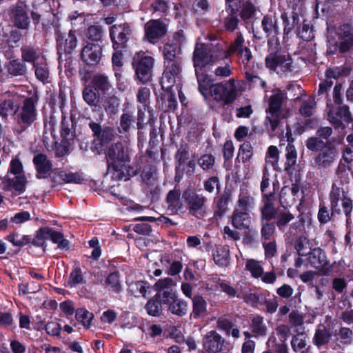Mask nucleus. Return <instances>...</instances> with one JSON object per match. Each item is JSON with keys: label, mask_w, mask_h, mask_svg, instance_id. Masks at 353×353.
Here are the masks:
<instances>
[{"label": "nucleus", "mask_w": 353, "mask_h": 353, "mask_svg": "<svg viewBox=\"0 0 353 353\" xmlns=\"http://www.w3.org/2000/svg\"><path fill=\"white\" fill-rule=\"evenodd\" d=\"M6 69L11 77H23L27 73L26 65L19 59H10L6 63Z\"/></svg>", "instance_id": "obj_26"}, {"label": "nucleus", "mask_w": 353, "mask_h": 353, "mask_svg": "<svg viewBox=\"0 0 353 353\" xmlns=\"http://www.w3.org/2000/svg\"><path fill=\"white\" fill-rule=\"evenodd\" d=\"M307 261L310 266L319 269L327 263L325 252L320 248H314L308 254Z\"/></svg>", "instance_id": "obj_28"}, {"label": "nucleus", "mask_w": 353, "mask_h": 353, "mask_svg": "<svg viewBox=\"0 0 353 353\" xmlns=\"http://www.w3.org/2000/svg\"><path fill=\"white\" fill-rule=\"evenodd\" d=\"M286 169L294 166L296 163L297 152L294 145L288 143L286 147Z\"/></svg>", "instance_id": "obj_52"}, {"label": "nucleus", "mask_w": 353, "mask_h": 353, "mask_svg": "<svg viewBox=\"0 0 353 353\" xmlns=\"http://www.w3.org/2000/svg\"><path fill=\"white\" fill-rule=\"evenodd\" d=\"M265 65L279 75H286L294 70L292 60L289 55L281 52L270 53L265 58Z\"/></svg>", "instance_id": "obj_6"}, {"label": "nucleus", "mask_w": 353, "mask_h": 353, "mask_svg": "<svg viewBox=\"0 0 353 353\" xmlns=\"http://www.w3.org/2000/svg\"><path fill=\"white\" fill-rule=\"evenodd\" d=\"M245 40L241 32L237 33V37L229 48V52L236 53L242 63L247 65L252 59L250 50L244 45Z\"/></svg>", "instance_id": "obj_13"}, {"label": "nucleus", "mask_w": 353, "mask_h": 353, "mask_svg": "<svg viewBox=\"0 0 353 353\" xmlns=\"http://www.w3.org/2000/svg\"><path fill=\"white\" fill-rule=\"evenodd\" d=\"M210 94L217 102H223L225 105L233 103L237 97V89L234 80L230 79L228 81L210 85Z\"/></svg>", "instance_id": "obj_5"}, {"label": "nucleus", "mask_w": 353, "mask_h": 353, "mask_svg": "<svg viewBox=\"0 0 353 353\" xmlns=\"http://www.w3.org/2000/svg\"><path fill=\"white\" fill-rule=\"evenodd\" d=\"M93 81L94 85L102 90H107L110 85L107 76L104 74H97L94 77Z\"/></svg>", "instance_id": "obj_62"}, {"label": "nucleus", "mask_w": 353, "mask_h": 353, "mask_svg": "<svg viewBox=\"0 0 353 353\" xmlns=\"http://www.w3.org/2000/svg\"><path fill=\"white\" fill-rule=\"evenodd\" d=\"M10 21L14 26L21 30L28 29L30 19L28 12V6L24 1H19L9 10Z\"/></svg>", "instance_id": "obj_9"}, {"label": "nucleus", "mask_w": 353, "mask_h": 353, "mask_svg": "<svg viewBox=\"0 0 353 353\" xmlns=\"http://www.w3.org/2000/svg\"><path fill=\"white\" fill-rule=\"evenodd\" d=\"M103 286L109 291L119 292L121 290L119 274L117 272L110 273L106 278Z\"/></svg>", "instance_id": "obj_40"}, {"label": "nucleus", "mask_w": 353, "mask_h": 353, "mask_svg": "<svg viewBox=\"0 0 353 353\" xmlns=\"http://www.w3.org/2000/svg\"><path fill=\"white\" fill-rule=\"evenodd\" d=\"M201 70L202 69L195 70V74L199 84V90L205 97H207L208 90H210V85L212 80L208 75L203 74Z\"/></svg>", "instance_id": "obj_39"}, {"label": "nucleus", "mask_w": 353, "mask_h": 353, "mask_svg": "<svg viewBox=\"0 0 353 353\" xmlns=\"http://www.w3.org/2000/svg\"><path fill=\"white\" fill-rule=\"evenodd\" d=\"M154 65V59L150 56L138 54L134 57L133 66L138 79L142 82H147L151 77V71Z\"/></svg>", "instance_id": "obj_11"}, {"label": "nucleus", "mask_w": 353, "mask_h": 353, "mask_svg": "<svg viewBox=\"0 0 353 353\" xmlns=\"http://www.w3.org/2000/svg\"><path fill=\"white\" fill-rule=\"evenodd\" d=\"M315 108V101L313 97H310L308 100L305 101L300 108V112L305 117H310L313 113V110Z\"/></svg>", "instance_id": "obj_63"}, {"label": "nucleus", "mask_w": 353, "mask_h": 353, "mask_svg": "<svg viewBox=\"0 0 353 353\" xmlns=\"http://www.w3.org/2000/svg\"><path fill=\"white\" fill-rule=\"evenodd\" d=\"M33 67L35 70L36 77L41 81L45 82L49 77V70L46 64L34 63Z\"/></svg>", "instance_id": "obj_53"}, {"label": "nucleus", "mask_w": 353, "mask_h": 353, "mask_svg": "<svg viewBox=\"0 0 353 353\" xmlns=\"http://www.w3.org/2000/svg\"><path fill=\"white\" fill-rule=\"evenodd\" d=\"M295 248L299 256L307 255V250L310 249L308 239L305 236L299 237L296 242Z\"/></svg>", "instance_id": "obj_60"}, {"label": "nucleus", "mask_w": 353, "mask_h": 353, "mask_svg": "<svg viewBox=\"0 0 353 353\" xmlns=\"http://www.w3.org/2000/svg\"><path fill=\"white\" fill-rule=\"evenodd\" d=\"M161 303L156 297L155 299L149 300L145 305V309L148 314L159 316L162 312Z\"/></svg>", "instance_id": "obj_47"}, {"label": "nucleus", "mask_w": 353, "mask_h": 353, "mask_svg": "<svg viewBox=\"0 0 353 353\" xmlns=\"http://www.w3.org/2000/svg\"><path fill=\"white\" fill-rule=\"evenodd\" d=\"M181 192L179 190L174 189L170 190L166 197L168 210L172 213H175L182 208L183 204L181 201Z\"/></svg>", "instance_id": "obj_32"}, {"label": "nucleus", "mask_w": 353, "mask_h": 353, "mask_svg": "<svg viewBox=\"0 0 353 353\" xmlns=\"http://www.w3.org/2000/svg\"><path fill=\"white\" fill-rule=\"evenodd\" d=\"M41 235L44 238L50 239L54 243L58 245L61 250H68L70 248L69 241L65 239L62 233L49 228H41Z\"/></svg>", "instance_id": "obj_22"}, {"label": "nucleus", "mask_w": 353, "mask_h": 353, "mask_svg": "<svg viewBox=\"0 0 353 353\" xmlns=\"http://www.w3.org/2000/svg\"><path fill=\"white\" fill-rule=\"evenodd\" d=\"M57 121L55 118L50 116L47 121L44 123V131L43 141L46 147L49 150L52 148L57 143L55 134V126Z\"/></svg>", "instance_id": "obj_19"}, {"label": "nucleus", "mask_w": 353, "mask_h": 353, "mask_svg": "<svg viewBox=\"0 0 353 353\" xmlns=\"http://www.w3.org/2000/svg\"><path fill=\"white\" fill-rule=\"evenodd\" d=\"M164 68L161 83L163 90H169L181 78L182 60L164 61Z\"/></svg>", "instance_id": "obj_7"}, {"label": "nucleus", "mask_w": 353, "mask_h": 353, "mask_svg": "<svg viewBox=\"0 0 353 353\" xmlns=\"http://www.w3.org/2000/svg\"><path fill=\"white\" fill-rule=\"evenodd\" d=\"M103 30L99 25H92L87 30L88 37L92 41H99L103 34Z\"/></svg>", "instance_id": "obj_55"}, {"label": "nucleus", "mask_w": 353, "mask_h": 353, "mask_svg": "<svg viewBox=\"0 0 353 353\" xmlns=\"http://www.w3.org/2000/svg\"><path fill=\"white\" fill-rule=\"evenodd\" d=\"M349 174L346 171H340L337 173V179L332 184L330 192V201L332 214H341V207L349 221L353 210L352 200L348 196L350 183Z\"/></svg>", "instance_id": "obj_1"}, {"label": "nucleus", "mask_w": 353, "mask_h": 353, "mask_svg": "<svg viewBox=\"0 0 353 353\" xmlns=\"http://www.w3.org/2000/svg\"><path fill=\"white\" fill-rule=\"evenodd\" d=\"M262 27L263 31L268 37H274L279 33L277 19L273 14H268L263 17L262 20Z\"/></svg>", "instance_id": "obj_33"}, {"label": "nucleus", "mask_w": 353, "mask_h": 353, "mask_svg": "<svg viewBox=\"0 0 353 353\" xmlns=\"http://www.w3.org/2000/svg\"><path fill=\"white\" fill-rule=\"evenodd\" d=\"M132 34V30L128 23L113 25L110 29V37L113 43V48L118 49L124 47L131 38Z\"/></svg>", "instance_id": "obj_10"}, {"label": "nucleus", "mask_w": 353, "mask_h": 353, "mask_svg": "<svg viewBox=\"0 0 353 353\" xmlns=\"http://www.w3.org/2000/svg\"><path fill=\"white\" fill-rule=\"evenodd\" d=\"M166 32L165 24L159 19L150 20L145 25V35L150 42L162 37Z\"/></svg>", "instance_id": "obj_16"}, {"label": "nucleus", "mask_w": 353, "mask_h": 353, "mask_svg": "<svg viewBox=\"0 0 353 353\" xmlns=\"http://www.w3.org/2000/svg\"><path fill=\"white\" fill-rule=\"evenodd\" d=\"M60 179L65 183H74L77 184L82 183L84 181L82 176L79 173L67 172L65 171H60L58 173Z\"/></svg>", "instance_id": "obj_44"}, {"label": "nucleus", "mask_w": 353, "mask_h": 353, "mask_svg": "<svg viewBox=\"0 0 353 353\" xmlns=\"http://www.w3.org/2000/svg\"><path fill=\"white\" fill-rule=\"evenodd\" d=\"M88 125L92 130L94 136L102 142H106L109 141L112 137V130L108 128L103 130L99 123L90 121L88 123Z\"/></svg>", "instance_id": "obj_34"}, {"label": "nucleus", "mask_w": 353, "mask_h": 353, "mask_svg": "<svg viewBox=\"0 0 353 353\" xmlns=\"http://www.w3.org/2000/svg\"><path fill=\"white\" fill-rule=\"evenodd\" d=\"M150 7L154 12L164 14L167 12L170 6L167 0H154Z\"/></svg>", "instance_id": "obj_56"}, {"label": "nucleus", "mask_w": 353, "mask_h": 353, "mask_svg": "<svg viewBox=\"0 0 353 353\" xmlns=\"http://www.w3.org/2000/svg\"><path fill=\"white\" fill-rule=\"evenodd\" d=\"M168 310L174 315L183 316L188 312V303L185 300L176 296L169 303Z\"/></svg>", "instance_id": "obj_31"}, {"label": "nucleus", "mask_w": 353, "mask_h": 353, "mask_svg": "<svg viewBox=\"0 0 353 353\" xmlns=\"http://www.w3.org/2000/svg\"><path fill=\"white\" fill-rule=\"evenodd\" d=\"M37 100L35 97H30L24 100L19 112L15 117L16 125L14 130L18 134L23 132L37 120Z\"/></svg>", "instance_id": "obj_4"}, {"label": "nucleus", "mask_w": 353, "mask_h": 353, "mask_svg": "<svg viewBox=\"0 0 353 353\" xmlns=\"http://www.w3.org/2000/svg\"><path fill=\"white\" fill-rule=\"evenodd\" d=\"M101 56V48L98 44L88 43L81 51V58L87 64L98 63Z\"/></svg>", "instance_id": "obj_20"}, {"label": "nucleus", "mask_w": 353, "mask_h": 353, "mask_svg": "<svg viewBox=\"0 0 353 353\" xmlns=\"http://www.w3.org/2000/svg\"><path fill=\"white\" fill-rule=\"evenodd\" d=\"M19 110V105L14 97L4 99L0 102V117L6 119L8 117L14 115Z\"/></svg>", "instance_id": "obj_30"}, {"label": "nucleus", "mask_w": 353, "mask_h": 353, "mask_svg": "<svg viewBox=\"0 0 353 353\" xmlns=\"http://www.w3.org/2000/svg\"><path fill=\"white\" fill-rule=\"evenodd\" d=\"M255 206L256 199L252 194L247 190H241L234 208L250 213Z\"/></svg>", "instance_id": "obj_21"}, {"label": "nucleus", "mask_w": 353, "mask_h": 353, "mask_svg": "<svg viewBox=\"0 0 353 353\" xmlns=\"http://www.w3.org/2000/svg\"><path fill=\"white\" fill-rule=\"evenodd\" d=\"M33 163L37 172L38 178H45L52 168L50 161L43 154L35 155L33 159Z\"/></svg>", "instance_id": "obj_25"}, {"label": "nucleus", "mask_w": 353, "mask_h": 353, "mask_svg": "<svg viewBox=\"0 0 353 353\" xmlns=\"http://www.w3.org/2000/svg\"><path fill=\"white\" fill-rule=\"evenodd\" d=\"M130 161L128 150L122 143H117L110 147L108 162L119 179L124 177L126 179L135 174V170L130 165Z\"/></svg>", "instance_id": "obj_2"}, {"label": "nucleus", "mask_w": 353, "mask_h": 353, "mask_svg": "<svg viewBox=\"0 0 353 353\" xmlns=\"http://www.w3.org/2000/svg\"><path fill=\"white\" fill-rule=\"evenodd\" d=\"M293 9L294 11L290 18H288L285 13L281 15L284 23V33L285 34H288L298 24L299 21V13L296 12V8L293 7Z\"/></svg>", "instance_id": "obj_41"}, {"label": "nucleus", "mask_w": 353, "mask_h": 353, "mask_svg": "<svg viewBox=\"0 0 353 353\" xmlns=\"http://www.w3.org/2000/svg\"><path fill=\"white\" fill-rule=\"evenodd\" d=\"M330 337V335L325 330H318L314 337V343L319 347L323 345L329 341Z\"/></svg>", "instance_id": "obj_61"}, {"label": "nucleus", "mask_w": 353, "mask_h": 353, "mask_svg": "<svg viewBox=\"0 0 353 353\" xmlns=\"http://www.w3.org/2000/svg\"><path fill=\"white\" fill-rule=\"evenodd\" d=\"M328 119L335 128H343V123L352 121V115L349 108L347 105H343L331 110L328 114Z\"/></svg>", "instance_id": "obj_14"}, {"label": "nucleus", "mask_w": 353, "mask_h": 353, "mask_svg": "<svg viewBox=\"0 0 353 353\" xmlns=\"http://www.w3.org/2000/svg\"><path fill=\"white\" fill-rule=\"evenodd\" d=\"M307 336L305 333H299L294 336L291 341L293 350L297 353H305L307 351Z\"/></svg>", "instance_id": "obj_38"}, {"label": "nucleus", "mask_w": 353, "mask_h": 353, "mask_svg": "<svg viewBox=\"0 0 353 353\" xmlns=\"http://www.w3.org/2000/svg\"><path fill=\"white\" fill-rule=\"evenodd\" d=\"M198 163L203 170H207L214 165V158L211 154H204L199 158Z\"/></svg>", "instance_id": "obj_64"}, {"label": "nucleus", "mask_w": 353, "mask_h": 353, "mask_svg": "<svg viewBox=\"0 0 353 353\" xmlns=\"http://www.w3.org/2000/svg\"><path fill=\"white\" fill-rule=\"evenodd\" d=\"M251 220L252 218L249 212L234 208L231 216V223L236 229L243 230L248 228Z\"/></svg>", "instance_id": "obj_23"}, {"label": "nucleus", "mask_w": 353, "mask_h": 353, "mask_svg": "<svg viewBox=\"0 0 353 353\" xmlns=\"http://www.w3.org/2000/svg\"><path fill=\"white\" fill-rule=\"evenodd\" d=\"M214 61L215 57L208 46L199 43L196 45L193 55L195 70H201L203 67L213 63Z\"/></svg>", "instance_id": "obj_12"}, {"label": "nucleus", "mask_w": 353, "mask_h": 353, "mask_svg": "<svg viewBox=\"0 0 353 353\" xmlns=\"http://www.w3.org/2000/svg\"><path fill=\"white\" fill-rule=\"evenodd\" d=\"M7 239L14 246L18 247L27 245L30 241V239L28 236L21 235L18 233L10 234L7 236Z\"/></svg>", "instance_id": "obj_54"}, {"label": "nucleus", "mask_w": 353, "mask_h": 353, "mask_svg": "<svg viewBox=\"0 0 353 353\" xmlns=\"http://www.w3.org/2000/svg\"><path fill=\"white\" fill-rule=\"evenodd\" d=\"M294 219V216L292 213L280 212L277 216L276 225L279 230H283Z\"/></svg>", "instance_id": "obj_57"}, {"label": "nucleus", "mask_w": 353, "mask_h": 353, "mask_svg": "<svg viewBox=\"0 0 353 353\" xmlns=\"http://www.w3.org/2000/svg\"><path fill=\"white\" fill-rule=\"evenodd\" d=\"M83 282V277L79 268H74L70 274L68 285L70 287H75Z\"/></svg>", "instance_id": "obj_59"}, {"label": "nucleus", "mask_w": 353, "mask_h": 353, "mask_svg": "<svg viewBox=\"0 0 353 353\" xmlns=\"http://www.w3.org/2000/svg\"><path fill=\"white\" fill-rule=\"evenodd\" d=\"M84 101L90 105H96L99 100V96L97 94L95 89L91 87H86L83 91Z\"/></svg>", "instance_id": "obj_48"}, {"label": "nucleus", "mask_w": 353, "mask_h": 353, "mask_svg": "<svg viewBox=\"0 0 353 353\" xmlns=\"http://www.w3.org/2000/svg\"><path fill=\"white\" fill-rule=\"evenodd\" d=\"M204 349L208 352H216L221 350V336L215 332H209L203 338Z\"/></svg>", "instance_id": "obj_27"}, {"label": "nucleus", "mask_w": 353, "mask_h": 353, "mask_svg": "<svg viewBox=\"0 0 353 353\" xmlns=\"http://www.w3.org/2000/svg\"><path fill=\"white\" fill-rule=\"evenodd\" d=\"M128 290L134 296H144L146 293L145 283L143 281L132 282L128 285Z\"/></svg>", "instance_id": "obj_51"}, {"label": "nucleus", "mask_w": 353, "mask_h": 353, "mask_svg": "<svg viewBox=\"0 0 353 353\" xmlns=\"http://www.w3.org/2000/svg\"><path fill=\"white\" fill-rule=\"evenodd\" d=\"M155 297L162 303L169 304L176 296L170 288L157 291Z\"/></svg>", "instance_id": "obj_58"}, {"label": "nucleus", "mask_w": 353, "mask_h": 353, "mask_svg": "<svg viewBox=\"0 0 353 353\" xmlns=\"http://www.w3.org/2000/svg\"><path fill=\"white\" fill-rule=\"evenodd\" d=\"M279 161V150L274 145L268 148V153L265 157L266 167L271 165L275 170L278 165Z\"/></svg>", "instance_id": "obj_46"}, {"label": "nucleus", "mask_w": 353, "mask_h": 353, "mask_svg": "<svg viewBox=\"0 0 353 353\" xmlns=\"http://www.w3.org/2000/svg\"><path fill=\"white\" fill-rule=\"evenodd\" d=\"M245 268L254 278H259L263 275V269L260 263L254 259H248L246 261Z\"/></svg>", "instance_id": "obj_45"}, {"label": "nucleus", "mask_w": 353, "mask_h": 353, "mask_svg": "<svg viewBox=\"0 0 353 353\" xmlns=\"http://www.w3.org/2000/svg\"><path fill=\"white\" fill-rule=\"evenodd\" d=\"M231 200L230 194L224 192L219 198L216 200V214L219 216L223 215L228 210V205Z\"/></svg>", "instance_id": "obj_42"}, {"label": "nucleus", "mask_w": 353, "mask_h": 353, "mask_svg": "<svg viewBox=\"0 0 353 353\" xmlns=\"http://www.w3.org/2000/svg\"><path fill=\"white\" fill-rule=\"evenodd\" d=\"M163 54L164 61L181 59L180 57L181 48L176 43H166L163 46Z\"/></svg>", "instance_id": "obj_37"}, {"label": "nucleus", "mask_w": 353, "mask_h": 353, "mask_svg": "<svg viewBox=\"0 0 353 353\" xmlns=\"http://www.w3.org/2000/svg\"><path fill=\"white\" fill-rule=\"evenodd\" d=\"M299 192V188L296 184H292V187H283L280 195V203L282 207L288 208L292 205L296 201V197Z\"/></svg>", "instance_id": "obj_24"}, {"label": "nucleus", "mask_w": 353, "mask_h": 353, "mask_svg": "<svg viewBox=\"0 0 353 353\" xmlns=\"http://www.w3.org/2000/svg\"><path fill=\"white\" fill-rule=\"evenodd\" d=\"M275 196L273 193L263 195L261 206L260 208L261 218L262 221H269L275 217L276 209L274 206Z\"/></svg>", "instance_id": "obj_17"}, {"label": "nucleus", "mask_w": 353, "mask_h": 353, "mask_svg": "<svg viewBox=\"0 0 353 353\" xmlns=\"http://www.w3.org/2000/svg\"><path fill=\"white\" fill-rule=\"evenodd\" d=\"M337 153L333 148L323 150L315 159V163L319 167L327 168L332 165L336 159Z\"/></svg>", "instance_id": "obj_29"}, {"label": "nucleus", "mask_w": 353, "mask_h": 353, "mask_svg": "<svg viewBox=\"0 0 353 353\" xmlns=\"http://www.w3.org/2000/svg\"><path fill=\"white\" fill-rule=\"evenodd\" d=\"M283 99V93L281 91H276L269 101L265 124L272 132L276 130L279 123V113Z\"/></svg>", "instance_id": "obj_8"}, {"label": "nucleus", "mask_w": 353, "mask_h": 353, "mask_svg": "<svg viewBox=\"0 0 353 353\" xmlns=\"http://www.w3.org/2000/svg\"><path fill=\"white\" fill-rule=\"evenodd\" d=\"M229 249L228 248H221L216 250L214 254V262L219 265H225L229 260Z\"/></svg>", "instance_id": "obj_49"}, {"label": "nucleus", "mask_w": 353, "mask_h": 353, "mask_svg": "<svg viewBox=\"0 0 353 353\" xmlns=\"http://www.w3.org/2000/svg\"><path fill=\"white\" fill-rule=\"evenodd\" d=\"M76 319L81 322L84 327H88L93 319L92 313L85 309H79L76 312Z\"/></svg>", "instance_id": "obj_50"}, {"label": "nucleus", "mask_w": 353, "mask_h": 353, "mask_svg": "<svg viewBox=\"0 0 353 353\" xmlns=\"http://www.w3.org/2000/svg\"><path fill=\"white\" fill-rule=\"evenodd\" d=\"M250 327L254 336H264L267 334L268 327L264 323L263 317L260 315L252 317Z\"/></svg>", "instance_id": "obj_35"}, {"label": "nucleus", "mask_w": 353, "mask_h": 353, "mask_svg": "<svg viewBox=\"0 0 353 353\" xmlns=\"http://www.w3.org/2000/svg\"><path fill=\"white\" fill-rule=\"evenodd\" d=\"M21 58L23 61L37 63L36 61L39 58V54L35 49L30 46H24L21 48Z\"/></svg>", "instance_id": "obj_43"}, {"label": "nucleus", "mask_w": 353, "mask_h": 353, "mask_svg": "<svg viewBox=\"0 0 353 353\" xmlns=\"http://www.w3.org/2000/svg\"><path fill=\"white\" fill-rule=\"evenodd\" d=\"M192 307L191 316L197 319L206 313L207 303L202 296H196L192 299Z\"/></svg>", "instance_id": "obj_36"}, {"label": "nucleus", "mask_w": 353, "mask_h": 353, "mask_svg": "<svg viewBox=\"0 0 353 353\" xmlns=\"http://www.w3.org/2000/svg\"><path fill=\"white\" fill-rule=\"evenodd\" d=\"M183 199L187 203L190 213L194 215L204 208L207 201L206 197L203 195L190 190L183 192Z\"/></svg>", "instance_id": "obj_15"}, {"label": "nucleus", "mask_w": 353, "mask_h": 353, "mask_svg": "<svg viewBox=\"0 0 353 353\" xmlns=\"http://www.w3.org/2000/svg\"><path fill=\"white\" fill-rule=\"evenodd\" d=\"M26 178L23 174V164L17 157L12 159L8 173L1 183V188L5 190L14 189L19 193L25 190Z\"/></svg>", "instance_id": "obj_3"}, {"label": "nucleus", "mask_w": 353, "mask_h": 353, "mask_svg": "<svg viewBox=\"0 0 353 353\" xmlns=\"http://www.w3.org/2000/svg\"><path fill=\"white\" fill-rule=\"evenodd\" d=\"M56 32L59 50L70 53L77 47V39L72 30L69 31L68 34L65 36H63L59 30Z\"/></svg>", "instance_id": "obj_18"}]
</instances>
